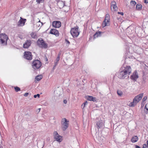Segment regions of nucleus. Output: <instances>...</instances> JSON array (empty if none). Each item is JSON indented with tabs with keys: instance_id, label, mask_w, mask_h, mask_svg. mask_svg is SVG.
I'll list each match as a JSON object with an SVG mask.
<instances>
[{
	"instance_id": "nucleus-1",
	"label": "nucleus",
	"mask_w": 148,
	"mask_h": 148,
	"mask_svg": "<svg viewBox=\"0 0 148 148\" xmlns=\"http://www.w3.org/2000/svg\"><path fill=\"white\" fill-rule=\"evenodd\" d=\"M131 68L130 66L123 65L119 71L118 77L121 79H127L131 73Z\"/></svg>"
},
{
	"instance_id": "nucleus-2",
	"label": "nucleus",
	"mask_w": 148,
	"mask_h": 148,
	"mask_svg": "<svg viewBox=\"0 0 148 148\" xmlns=\"http://www.w3.org/2000/svg\"><path fill=\"white\" fill-rule=\"evenodd\" d=\"M143 95V94L142 93L136 96L134 99L133 101L130 103V106L131 107H134L141 99Z\"/></svg>"
},
{
	"instance_id": "nucleus-3",
	"label": "nucleus",
	"mask_w": 148,
	"mask_h": 148,
	"mask_svg": "<svg viewBox=\"0 0 148 148\" xmlns=\"http://www.w3.org/2000/svg\"><path fill=\"white\" fill-rule=\"evenodd\" d=\"M41 65V62L38 60L34 61L32 64V68L35 70L39 69Z\"/></svg>"
},
{
	"instance_id": "nucleus-4",
	"label": "nucleus",
	"mask_w": 148,
	"mask_h": 148,
	"mask_svg": "<svg viewBox=\"0 0 148 148\" xmlns=\"http://www.w3.org/2000/svg\"><path fill=\"white\" fill-rule=\"evenodd\" d=\"M78 27L76 26L75 27L72 28L71 31L70 33L73 37H77L79 34V32L78 31Z\"/></svg>"
},
{
	"instance_id": "nucleus-5",
	"label": "nucleus",
	"mask_w": 148,
	"mask_h": 148,
	"mask_svg": "<svg viewBox=\"0 0 148 148\" xmlns=\"http://www.w3.org/2000/svg\"><path fill=\"white\" fill-rule=\"evenodd\" d=\"M38 46L42 48H47V44L44 41L42 38L38 39L37 41Z\"/></svg>"
},
{
	"instance_id": "nucleus-6",
	"label": "nucleus",
	"mask_w": 148,
	"mask_h": 148,
	"mask_svg": "<svg viewBox=\"0 0 148 148\" xmlns=\"http://www.w3.org/2000/svg\"><path fill=\"white\" fill-rule=\"evenodd\" d=\"M69 121L65 118H63L62 120V129L63 131H65L69 126Z\"/></svg>"
},
{
	"instance_id": "nucleus-7",
	"label": "nucleus",
	"mask_w": 148,
	"mask_h": 148,
	"mask_svg": "<svg viewBox=\"0 0 148 148\" xmlns=\"http://www.w3.org/2000/svg\"><path fill=\"white\" fill-rule=\"evenodd\" d=\"M8 38V37L5 34H0V40L2 44H3Z\"/></svg>"
},
{
	"instance_id": "nucleus-8",
	"label": "nucleus",
	"mask_w": 148,
	"mask_h": 148,
	"mask_svg": "<svg viewBox=\"0 0 148 148\" xmlns=\"http://www.w3.org/2000/svg\"><path fill=\"white\" fill-rule=\"evenodd\" d=\"M24 58L27 60H31L32 59V53L30 51H25L24 52Z\"/></svg>"
},
{
	"instance_id": "nucleus-9",
	"label": "nucleus",
	"mask_w": 148,
	"mask_h": 148,
	"mask_svg": "<svg viewBox=\"0 0 148 148\" xmlns=\"http://www.w3.org/2000/svg\"><path fill=\"white\" fill-rule=\"evenodd\" d=\"M26 21V19L20 17V19L18 22V26H22L24 25Z\"/></svg>"
},
{
	"instance_id": "nucleus-10",
	"label": "nucleus",
	"mask_w": 148,
	"mask_h": 148,
	"mask_svg": "<svg viewBox=\"0 0 148 148\" xmlns=\"http://www.w3.org/2000/svg\"><path fill=\"white\" fill-rule=\"evenodd\" d=\"M54 137L57 141L59 142H60L62 141L61 136L59 135L57 132H54Z\"/></svg>"
},
{
	"instance_id": "nucleus-11",
	"label": "nucleus",
	"mask_w": 148,
	"mask_h": 148,
	"mask_svg": "<svg viewBox=\"0 0 148 148\" xmlns=\"http://www.w3.org/2000/svg\"><path fill=\"white\" fill-rule=\"evenodd\" d=\"M53 26L56 28H59L61 25V23L60 21H54L52 23Z\"/></svg>"
},
{
	"instance_id": "nucleus-12",
	"label": "nucleus",
	"mask_w": 148,
	"mask_h": 148,
	"mask_svg": "<svg viewBox=\"0 0 148 148\" xmlns=\"http://www.w3.org/2000/svg\"><path fill=\"white\" fill-rule=\"evenodd\" d=\"M103 121H102L100 120L97 122L95 127L99 129V128H102L103 126Z\"/></svg>"
},
{
	"instance_id": "nucleus-13",
	"label": "nucleus",
	"mask_w": 148,
	"mask_h": 148,
	"mask_svg": "<svg viewBox=\"0 0 148 148\" xmlns=\"http://www.w3.org/2000/svg\"><path fill=\"white\" fill-rule=\"evenodd\" d=\"M32 42L30 40H27L23 45V47L24 48L27 49L30 47Z\"/></svg>"
},
{
	"instance_id": "nucleus-14",
	"label": "nucleus",
	"mask_w": 148,
	"mask_h": 148,
	"mask_svg": "<svg viewBox=\"0 0 148 148\" xmlns=\"http://www.w3.org/2000/svg\"><path fill=\"white\" fill-rule=\"evenodd\" d=\"M138 77V75L137 72L136 71H135L130 76V78L132 80L136 81Z\"/></svg>"
},
{
	"instance_id": "nucleus-15",
	"label": "nucleus",
	"mask_w": 148,
	"mask_h": 148,
	"mask_svg": "<svg viewBox=\"0 0 148 148\" xmlns=\"http://www.w3.org/2000/svg\"><path fill=\"white\" fill-rule=\"evenodd\" d=\"M49 34L55 35L56 36H58L59 35V32L58 30L55 29H51Z\"/></svg>"
},
{
	"instance_id": "nucleus-16",
	"label": "nucleus",
	"mask_w": 148,
	"mask_h": 148,
	"mask_svg": "<svg viewBox=\"0 0 148 148\" xmlns=\"http://www.w3.org/2000/svg\"><path fill=\"white\" fill-rule=\"evenodd\" d=\"M86 99L89 101H92L94 102L96 101V99L95 97L91 96H87L86 97Z\"/></svg>"
},
{
	"instance_id": "nucleus-17",
	"label": "nucleus",
	"mask_w": 148,
	"mask_h": 148,
	"mask_svg": "<svg viewBox=\"0 0 148 148\" xmlns=\"http://www.w3.org/2000/svg\"><path fill=\"white\" fill-rule=\"evenodd\" d=\"M138 137L137 136H133L131 140V141L133 143H135L138 141Z\"/></svg>"
},
{
	"instance_id": "nucleus-18",
	"label": "nucleus",
	"mask_w": 148,
	"mask_h": 148,
	"mask_svg": "<svg viewBox=\"0 0 148 148\" xmlns=\"http://www.w3.org/2000/svg\"><path fill=\"white\" fill-rule=\"evenodd\" d=\"M104 20L106 21L107 22H110V15L108 14H106L105 18Z\"/></svg>"
},
{
	"instance_id": "nucleus-19",
	"label": "nucleus",
	"mask_w": 148,
	"mask_h": 148,
	"mask_svg": "<svg viewBox=\"0 0 148 148\" xmlns=\"http://www.w3.org/2000/svg\"><path fill=\"white\" fill-rule=\"evenodd\" d=\"M136 8L137 10H140L142 8V5L140 3L136 5Z\"/></svg>"
},
{
	"instance_id": "nucleus-20",
	"label": "nucleus",
	"mask_w": 148,
	"mask_h": 148,
	"mask_svg": "<svg viewBox=\"0 0 148 148\" xmlns=\"http://www.w3.org/2000/svg\"><path fill=\"white\" fill-rule=\"evenodd\" d=\"M101 32H97L93 36L94 38L98 37V36L101 35Z\"/></svg>"
},
{
	"instance_id": "nucleus-21",
	"label": "nucleus",
	"mask_w": 148,
	"mask_h": 148,
	"mask_svg": "<svg viewBox=\"0 0 148 148\" xmlns=\"http://www.w3.org/2000/svg\"><path fill=\"white\" fill-rule=\"evenodd\" d=\"M108 23L106 21L104 20L102 23L103 27H104L106 26H108Z\"/></svg>"
},
{
	"instance_id": "nucleus-22",
	"label": "nucleus",
	"mask_w": 148,
	"mask_h": 148,
	"mask_svg": "<svg viewBox=\"0 0 148 148\" xmlns=\"http://www.w3.org/2000/svg\"><path fill=\"white\" fill-rule=\"evenodd\" d=\"M42 78V77L41 75H38L36 77L35 79L37 81H40V80Z\"/></svg>"
},
{
	"instance_id": "nucleus-23",
	"label": "nucleus",
	"mask_w": 148,
	"mask_h": 148,
	"mask_svg": "<svg viewBox=\"0 0 148 148\" xmlns=\"http://www.w3.org/2000/svg\"><path fill=\"white\" fill-rule=\"evenodd\" d=\"M130 3L131 5H135L136 4V3L134 1L132 0L130 1Z\"/></svg>"
},
{
	"instance_id": "nucleus-24",
	"label": "nucleus",
	"mask_w": 148,
	"mask_h": 148,
	"mask_svg": "<svg viewBox=\"0 0 148 148\" xmlns=\"http://www.w3.org/2000/svg\"><path fill=\"white\" fill-rule=\"evenodd\" d=\"M111 7H112L113 9H114V10L115 11H116L117 10V6L116 5L111 6Z\"/></svg>"
},
{
	"instance_id": "nucleus-25",
	"label": "nucleus",
	"mask_w": 148,
	"mask_h": 148,
	"mask_svg": "<svg viewBox=\"0 0 148 148\" xmlns=\"http://www.w3.org/2000/svg\"><path fill=\"white\" fill-rule=\"evenodd\" d=\"M117 94L120 96H121L123 94L122 91L119 90H117Z\"/></svg>"
},
{
	"instance_id": "nucleus-26",
	"label": "nucleus",
	"mask_w": 148,
	"mask_h": 148,
	"mask_svg": "<svg viewBox=\"0 0 148 148\" xmlns=\"http://www.w3.org/2000/svg\"><path fill=\"white\" fill-rule=\"evenodd\" d=\"M14 89L16 92H17L20 90V88L19 87L17 86L15 87Z\"/></svg>"
},
{
	"instance_id": "nucleus-27",
	"label": "nucleus",
	"mask_w": 148,
	"mask_h": 148,
	"mask_svg": "<svg viewBox=\"0 0 148 148\" xmlns=\"http://www.w3.org/2000/svg\"><path fill=\"white\" fill-rule=\"evenodd\" d=\"M60 53L58 54V56H57V58L56 59V62H58L59 60H60Z\"/></svg>"
},
{
	"instance_id": "nucleus-28",
	"label": "nucleus",
	"mask_w": 148,
	"mask_h": 148,
	"mask_svg": "<svg viewBox=\"0 0 148 148\" xmlns=\"http://www.w3.org/2000/svg\"><path fill=\"white\" fill-rule=\"evenodd\" d=\"M116 5V3L114 1H112L111 3V6Z\"/></svg>"
},
{
	"instance_id": "nucleus-29",
	"label": "nucleus",
	"mask_w": 148,
	"mask_h": 148,
	"mask_svg": "<svg viewBox=\"0 0 148 148\" xmlns=\"http://www.w3.org/2000/svg\"><path fill=\"white\" fill-rule=\"evenodd\" d=\"M146 106L147 104L145 106L144 108V109H146V110H147V111L145 112V113L146 114H147V113H148V108H147Z\"/></svg>"
},
{
	"instance_id": "nucleus-30",
	"label": "nucleus",
	"mask_w": 148,
	"mask_h": 148,
	"mask_svg": "<svg viewBox=\"0 0 148 148\" xmlns=\"http://www.w3.org/2000/svg\"><path fill=\"white\" fill-rule=\"evenodd\" d=\"M36 2L39 3H42L44 1V0H36Z\"/></svg>"
},
{
	"instance_id": "nucleus-31",
	"label": "nucleus",
	"mask_w": 148,
	"mask_h": 148,
	"mask_svg": "<svg viewBox=\"0 0 148 148\" xmlns=\"http://www.w3.org/2000/svg\"><path fill=\"white\" fill-rule=\"evenodd\" d=\"M87 103H87V101H86L84 103H83V104L84 105L83 109L84 108L85 105L87 104Z\"/></svg>"
},
{
	"instance_id": "nucleus-32",
	"label": "nucleus",
	"mask_w": 148,
	"mask_h": 148,
	"mask_svg": "<svg viewBox=\"0 0 148 148\" xmlns=\"http://www.w3.org/2000/svg\"><path fill=\"white\" fill-rule=\"evenodd\" d=\"M40 95L39 94H38L36 95H34V98H36L37 97H40Z\"/></svg>"
},
{
	"instance_id": "nucleus-33",
	"label": "nucleus",
	"mask_w": 148,
	"mask_h": 148,
	"mask_svg": "<svg viewBox=\"0 0 148 148\" xmlns=\"http://www.w3.org/2000/svg\"><path fill=\"white\" fill-rule=\"evenodd\" d=\"M147 99V97L146 96L144 97L143 99V102L145 101Z\"/></svg>"
},
{
	"instance_id": "nucleus-34",
	"label": "nucleus",
	"mask_w": 148,
	"mask_h": 148,
	"mask_svg": "<svg viewBox=\"0 0 148 148\" xmlns=\"http://www.w3.org/2000/svg\"><path fill=\"white\" fill-rule=\"evenodd\" d=\"M148 147L147 146V145L146 144H144L143 145V147L142 148H146V147Z\"/></svg>"
},
{
	"instance_id": "nucleus-35",
	"label": "nucleus",
	"mask_w": 148,
	"mask_h": 148,
	"mask_svg": "<svg viewBox=\"0 0 148 148\" xmlns=\"http://www.w3.org/2000/svg\"><path fill=\"white\" fill-rule=\"evenodd\" d=\"M29 94L28 92H26L24 95V96L25 97H27Z\"/></svg>"
},
{
	"instance_id": "nucleus-36",
	"label": "nucleus",
	"mask_w": 148,
	"mask_h": 148,
	"mask_svg": "<svg viewBox=\"0 0 148 148\" xmlns=\"http://www.w3.org/2000/svg\"><path fill=\"white\" fill-rule=\"evenodd\" d=\"M118 14H121L122 15H123V12H118Z\"/></svg>"
},
{
	"instance_id": "nucleus-37",
	"label": "nucleus",
	"mask_w": 148,
	"mask_h": 148,
	"mask_svg": "<svg viewBox=\"0 0 148 148\" xmlns=\"http://www.w3.org/2000/svg\"><path fill=\"white\" fill-rule=\"evenodd\" d=\"M65 41L66 42V43H68V44H69L70 43V42L68 40L66 39Z\"/></svg>"
},
{
	"instance_id": "nucleus-38",
	"label": "nucleus",
	"mask_w": 148,
	"mask_h": 148,
	"mask_svg": "<svg viewBox=\"0 0 148 148\" xmlns=\"http://www.w3.org/2000/svg\"><path fill=\"white\" fill-rule=\"evenodd\" d=\"M58 63V62H55L54 64V67H55L57 65Z\"/></svg>"
},
{
	"instance_id": "nucleus-39",
	"label": "nucleus",
	"mask_w": 148,
	"mask_h": 148,
	"mask_svg": "<svg viewBox=\"0 0 148 148\" xmlns=\"http://www.w3.org/2000/svg\"><path fill=\"white\" fill-rule=\"evenodd\" d=\"M63 102L65 104H66L67 103V101L66 100L64 99V100Z\"/></svg>"
},
{
	"instance_id": "nucleus-40",
	"label": "nucleus",
	"mask_w": 148,
	"mask_h": 148,
	"mask_svg": "<svg viewBox=\"0 0 148 148\" xmlns=\"http://www.w3.org/2000/svg\"><path fill=\"white\" fill-rule=\"evenodd\" d=\"M144 2L145 3H148V0H144Z\"/></svg>"
},
{
	"instance_id": "nucleus-41",
	"label": "nucleus",
	"mask_w": 148,
	"mask_h": 148,
	"mask_svg": "<svg viewBox=\"0 0 148 148\" xmlns=\"http://www.w3.org/2000/svg\"><path fill=\"white\" fill-rule=\"evenodd\" d=\"M31 35L32 37V38H35V36H34V33H32L31 34Z\"/></svg>"
},
{
	"instance_id": "nucleus-42",
	"label": "nucleus",
	"mask_w": 148,
	"mask_h": 148,
	"mask_svg": "<svg viewBox=\"0 0 148 148\" xmlns=\"http://www.w3.org/2000/svg\"><path fill=\"white\" fill-rule=\"evenodd\" d=\"M136 148H140V147L136 145L135 147Z\"/></svg>"
},
{
	"instance_id": "nucleus-43",
	"label": "nucleus",
	"mask_w": 148,
	"mask_h": 148,
	"mask_svg": "<svg viewBox=\"0 0 148 148\" xmlns=\"http://www.w3.org/2000/svg\"><path fill=\"white\" fill-rule=\"evenodd\" d=\"M40 108H38V110H37V111H38V112H40Z\"/></svg>"
},
{
	"instance_id": "nucleus-44",
	"label": "nucleus",
	"mask_w": 148,
	"mask_h": 148,
	"mask_svg": "<svg viewBox=\"0 0 148 148\" xmlns=\"http://www.w3.org/2000/svg\"><path fill=\"white\" fill-rule=\"evenodd\" d=\"M147 144H146L147 146L148 147V140H147Z\"/></svg>"
},
{
	"instance_id": "nucleus-45",
	"label": "nucleus",
	"mask_w": 148,
	"mask_h": 148,
	"mask_svg": "<svg viewBox=\"0 0 148 148\" xmlns=\"http://www.w3.org/2000/svg\"><path fill=\"white\" fill-rule=\"evenodd\" d=\"M83 106H84V105L82 104L81 106V107L83 108Z\"/></svg>"
},
{
	"instance_id": "nucleus-46",
	"label": "nucleus",
	"mask_w": 148,
	"mask_h": 148,
	"mask_svg": "<svg viewBox=\"0 0 148 148\" xmlns=\"http://www.w3.org/2000/svg\"><path fill=\"white\" fill-rule=\"evenodd\" d=\"M55 67H54H54H53V68L54 69L55 68Z\"/></svg>"
},
{
	"instance_id": "nucleus-47",
	"label": "nucleus",
	"mask_w": 148,
	"mask_h": 148,
	"mask_svg": "<svg viewBox=\"0 0 148 148\" xmlns=\"http://www.w3.org/2000/svg\"><path fill=\"white\" fill-rule=\"evenodd\" d=\"M46 60H48V59L47 58V59H46Z\"/></svg>"
},
{
	"instance_id": "nucleus-48",
	"label": "nucleus",
	"mask_w": 148,
	"mask_h": 148,
	"mask_svg": "<svg viewBox=\"0 0 148 148\" xmlns=\"http://www.w3.org/2000/svg\"><path fill=\"white\" fill-rule=\"evenodd\" d=\"M46 60H48V59L47 58V59H46Z\"/></svg>"
}]
</instances>
